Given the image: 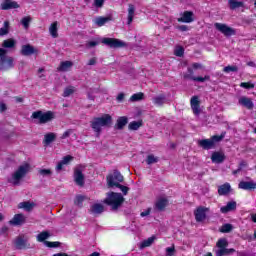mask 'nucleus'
I'll use <instances>...</instances> for the list:
<instances>
[{
	"instance_id": "f257e3e1",
	"label": "nucleus",
	"mask_w": 256,
	"mask_h": 256,
	"mask_svg": "<svg viewBox=\"0 0 256 256\" xmlns=\"http://www.w3.org/2000/svg\"><path fill=\"white\" fill-rule=\"evenodd\" d=\"M111 123H113V118L109 114H103L100 117H95L90 122V127L93 129L94 133H96V137L101 135V131H103V127H110Z\"/></svg>"
},
{
	"instance_id": "f03ea898",
	"label": "nucleus",
	"mask_w": 256,
	"mask_h": 256,
	"mask_svg": "<svg viewBox=\"0 0 256 256\" xmlns=\"http://www.w3.org/2000/svg\"><path fill=\"white\" fill-rule=\"evenodd\" d=\"M125 202V198L121 193L110 192L108 193L104 203L111 207L113 211H117L121 205Z\"/></svg>"
},
{
	"instance_id": "7ed1b4c3",
	"label": "nucleus",
	"mask_w": 256,
	"mask_h": 256,
	"mask_svg": "<svg viewBox=\"0 0 256 256\" xmlns=\"http://www.w3.org/2000/svg\"><path fill=\"white\" fill-rule=\"evenodd\" d=\"M31 169V166L27 163L20 165L18 169L12 174V177L8 179V183H11L12 185H20L21 179L25 177L29 173Z\"/></svg>"
},
{
	"instance_id": "20e7f679",
	"label": "nucleus",
	"mask_w": 256,
	"mask_h": 256,
	"mask_svg": "<svg viewBox=\"0 0 256 256\" xmlns=\"http://www.w3.org/2000/svg\"><path fill=\"white\" fill-rule=\"evenodd\" d=\"M15 67V58L7 55V50L0 48V71H9Z\"/></svg>"
},
{
	"instance_id": "39448f33",
	"label": "nucleus",
	"mask_w": 256,
	"mask_h": 256,
	"mask_svg": "<svg viewBox=\"0 0 256 256\" xmlns=\"http://www.w3.org/2000/svg\"><path fill=\"white\" fill-rule=\"evenodd\" d=\"M217 249L214 250L215 256H229L235 253V249L229 247V242L226 238H220L216 243Z\"/></svg>"
},
{
	"instance_id": "423d86ee",
	"label": "nucleus",
	"mask_w": 256,
	"mask_h": 256,
	"mask_svg": "<svg viewBox=\"0 0 256 256\" xmlns=\"http://www.w3.org/2000/svg\"><path fill=\"white\" fill-rule=\"evenodd\" d=\"M31 118L34 119V123H38L39 125H45V123H49L55 119V113L51 111H47L43 113V111L38 110L32 113Z\"/></svg>"
},
{
	"instance_id": "0eeeda50",
	"label": "nucleus",
	"mask_w": 256,
	"mask_h": 256,
	"mask_svg": "<svg viewBox=\"0 0 256 256\" xmlns=\"http://www.w3.org/2000/svg\"><path fill=\"white\" fill-rule=\"evenodd\" d=\"M224 137H225L224 134H221L220 136L215 135V136H212L211 139L199 140L198 144L200 145V147L208 151L209 149H213L215 147V143H219V141H223Z\"/></svg>"
},
{
	"instance_id": "6e6552de",
	"label": "nucleus",
	"mask_w": 256,
	"mask_h": 256,
	"mask_svg": "<svg viewBox=\"0 0 256 256\" xmlns=\"http://www.w3.org/2000/svg\"><path fill=\"white\" fill-rule=\"evenodd\" d=\"M123 175L118 170H114L112 174H109L106 177L108 187H116L123 183Z\"/></svg>"
},
{
	"instance_id": "1a4fd4ad",
	"label": "nucleus",
	"mask_w": 256,
	"mask_h": 256,
	"mask_svg": "<svg viewBox=\"0 0 256 256\" xmlns=\"http://www.w3.org/2000/svg\"><path fill=\"white\" fill-rule=\"evenodd\" d=\"M14 246L16 249L23 250V249H30L31 244H29V238L25 235H19L14 239Z\"/></svg>"
},
{
	"instance_id": "9d476101",
	"label": "nucleus",
	"mask_w": 256,
	"mask_h": 256,
	"mask_svg": "<svg viewBox=\"0 0 256 256\" xmlns=\"http://www.w3.org/2000/svg\"><path fill=\"white\" fill-rule=\"evenodd\" d=\"M209 208L205 206H199L194 211L196 223H205L207 221V212Z\"/></svg>"
},
{
	"instance_id": "9b49d317",
	"label": "nucleus",
	"mask_w": 256,
	"mask_h": 256,
	"mask_svg": "<svg viewBox=\"0 0 256 256\" xmlns=\"http://www.w3.org/2000/svg\"><path fill=\"white\" fill-rule=\"evenodd\" d=\"M214 27H215V29H217V31L222 33V35H224L225 37H231V36L235 35V33H236L235 29L229 27L227 24L215 23Z\"/></svg>"
},
{
	"instance_id": "f8f14e48",
	"label": "nucleus",
	"mask_w": 256,
	"mask_h": 256,
	"mask_svg": "<svg viewBox=\"0 0 256 256\" xmlns=\"http://www.w3.org/2000/svg\"><path fill=\"white\" fill-rule=\"evenodd\" d=\"M102 43L111 49H119L120 47H125V42L116 38H103Z\"/></svg>"
},
{
	"instance_id": "ddd939ff",
	"label": "nucleus",
	"mask_w": 256,
	"mask_h": 256,
	"mask_svg": "<svg viewBox=\"0 0 256 256\" xmlns=\"http://www.w3.org/2000/svg\"><path fill=\"white\" fill-rule=\"evenodd\" d=\"M74 181L79 187L85 185V175H83V169L81 167L74 170Z\"/></svg>"
},
{
	"instance_id": "4468645a",
	"label": "nucleus",
	"mask_w": 256,
	"mask_h": 256,
	"mask_svg": "<svg viewBox=\"0 0 256 256\" xmlns=\"http://www.w3.org/2000/svg\"><path fill=\"white\" fill-rule=\"evenodd\" d=\"M20 53L24 57H30V55H37V53H39V50L33 47L31 44H26L22 46Z\"/></svg>"
},
{
	"instance_id": "2eb2a0df",
	"label": "nucleus",
	"mask_w": 256,
	"mask_h": 256,
	"mask_svg": "<svg viewBox=\"0 0 256 256\" xmlns=\"http://www.w3.org/2000/svg\"><path fill=\"white\" fill-rule=\"evenodd\" d=\"M2 11H9L11 9H19V3L13 0H4L1 4Z\"/></svg>"
},
{
	"instance_id": "dca6fc26",
	"label": "nucleus",
	"mask_w": 256,
	"mask_h": 256,
	"mask_svg": "<svg viewBox=\"0 0 256 256\" xmlns=\"http://www.w3.org/2000/svg\"><path fill=\"white\" fill-rule=\"evenodd\" d=\"M27 221V218L25 217V215L23 214H16L14 215L13 219H11L9 221L10 225H14V226H20L25 224V222Z\"/></svg>"
},
{
	"instance_id": "f3484780",
	"label": "nucleus",
	"mask_w": 256,
	"mask_h": 256,
	"mask_svg": "<svg viewBox=\"0 0 256 256\" xmlns=\"http://www.w3.org/2000/svg\"><path fill=\"white\" fill-rule=\"evenodd\" d=\"M200 104L201 101H199V96H193V113L197 117H199L203 113V108H201Z\"/></svg>"
},
{
	"instance_id": "a211bd4d",
	"label": "nucleus",
	"mask_w": 256,
	"mask_h": 256,
	"mask_svg": "<svg viewBox=\"0 0 256 256\" xmlns=\"http://www.w3.org/2000/svg\"><path fill=\"white\" fill-rule=\"evenodd\" d=\"M238 187L239 189H244V191H251V189H256V183L253 181H241Z\"/></svg>"
},
{
	"instance_id": "6ab92c4d",
	"label": "nucleus",
	"mask_w": 256,
	"mask_h": 256,
	"mask_svg": "<svg viewBox=\"0 0 256 256\" xmlns=\"http://www.w3.org/2000/svg\"><path fill=\"white\" fill-rule=\"evenodd\" d=\"M177 21L178 23H191L193 21V12L185 11Z\"/></svg>"
},
{
	"instance_id": "aec40b11",
	"label": "nucleus",
	"mask_w": 256,
	"mask_h": 256,
	"mask_svg": "<svg viewBox=\"0 0 256 256\" xmlns=\"http://www.w3.org/2000/svg\"><path fill=\"white\" fill-rule=\"evenodd\" d=\"M168 203L169 201L167 200V198L158 199L155 203V211H165V207H167Z\"/></svg>"
},
{
	"instance_id": "412c9836",
	"label": "nucleus",
	"mask_w": 256,
	"mask_h": 256,
	"mask_svg": "<svg viewBox=\"0 0 256 256\" xmlns=\"http://www.w3.org/2000/svg\"><path fill=\"white\" fill-rule=\"evenodd\" d=\"M73 161V157L71 155L65 156L60 162H58L56 166V171L59 173L63 170L64 165H69V162Z\"/></svg>"
},
{
	"instance_id": "4be33fe9",
	"label": "nucleus",
	"mask_w": 256,
	"mask_h": 256,
	"mask_svg": "<svg viewBox=\"0 0 256 256\" xmlns=\"http://www.w3.org/2000/svg\"><path fill=\"white\" fill-rule=\"evenodd\" d=\"M103 211H105V207L103 206V204L96 203L90 207V213H92L93 215H101Z\"/></svg>"
},
{
	"instance_id": "5701e85b",
	"label": "nucleus",
	"mask_w": 256,
	"mask_h": 256,
	"mask_svg": "<svg viewBox=\"0 0 256 256\" xmlns=\"http://www.w3.org/2000/svg\"><path fill=\"white\" fill-rule=\"evenodd\" d=\"M109 21H113L112 16H107V17L99 16V17L95 18L94 23L98 27H103V25H105V23H109Z\"/></svg>"
},
{
	"instance_id": "b1692460",
	"label": "nucleus",
	"mask_w": 256,
	"mask_h": 256,
	"mask_svg": "<svg viewBox=\"0 0 256 256\" xmlns=\"http://www.w3.org/2000/svg\"><path fill=\"white\" fill-rule=\"evenodd\" d=\"M237 209V202H228L226 206L220 208L221 213H229V211H235Z\"/></svg>"
},
{
	"instance_id": "393cba45",
	"label": "nucleus",
	"mask_w": 256,
	"mask_h": 256,
	"mask_svg": "<svg viewBox=\"0 0 256 256\" xmlns=\"http://www.w3.org/2000/svg\"><path fill=\"white\" fill-rule=\"evenodd\" d=\"M212 163H223L225 154L223 152H214L211 156Z\"/></svg>"
},
{
	"instance_id": "a878e982",
	"label": "nucleus",
	"mask_w": 256,
	"mask_h": 256,
	"mask_svg": "<svg viewBox=\"0 0 256 256\" xmlns=\"http://www.w3.org/2000/svg\"><path fill=\"white\" fill-rule=\"evenodd\" d=\"M228 5L232 11H235V9H240V7H245V3L239 0H229Z\"/></svg>"
},
{
	"instance_id": "bb28decb",
	"label": "nucleus",
	"mask_w": 256,
	"mask_h": 256,
	"mask_svg": "<svg viewBox=\"0 0 256 256\" xmlns=\"http://www.w3.org/2000/svg\"><path fill=\"white\" fill-rule=\"evenodd\" d=\"M55 139H57V134L50 132L44 135L43 143L44 145H51Z\"/></svg>"
},
{
	"instance_id": "cd10ccee",
	"label": "nucleus",
	"mask_w": 256,
	"mask_h": 256,
	"mask_svg": "<svg viewBox=\"0 0 256 256\" xmlns=\"http://www.w3.org/2000/svg\"><path fill=\"white\" fill-rule=\"evenodd\" d=\"M240 105H243V107H246V109H253L254 104L253 101H251V98L242 97L239 99Z\"/></svg>"
},
{
	"instance_id": "c85d7f7f",
	"label": "nucleus",
	"mask_w": 256,
	"mask_h": 256,
	"mask_svg": "<svg viewBox=\"0 0 256 256\" xmlns=\"http://www.w3.org/2000/svg\"><path fill=\"white\" fill-rule=\"evenodd\" d=\"M231 193V184L225 183L218 188L219 195H229Z\"/></svg>"
},
{
	"instance_id": "c756f323",
	"label": "nucleus",
	"mask_w": 256,
	"mask_h": 256,
	"mask_svg": "<svg viewBox=\"0 0 256 256\" xmlns=\"http://www.w3.org/2000/svg\"><path fill=\"white\" fill-rule=\"evenodd\" d=\"M34 207H35V204L29 201L21 202L18 204V209H24V211H33Z\"/></svg>"
},
{
	"instance_id": "7c9ffc66",
	"label": "nucleus",
	"mask_w": 256,
	"mask_h": 256,
	"mask_svg": "<svg viewBox=\"0 0 256 256\" xmlns=\"http://www.w3.org/2000/svg\"><path fill=\"white\" fill-rule=\"evenodd\" d=\"M135 17V6L133 4L128 5V21L127 25L133 23V18Z\"/></svg>"
},
{
	"instance_id": "2f4dec72",
	"label": "nucleus",
	"mask_w": 256,
	"mask_h": 256,
	"mask_svg": "<svg viewBox=\"0 0 256 256\" xmlns=\"http://www.w3.org/2000/svg\"><path fill=\"white\" fill-rule=\"evenodd\" d=\"M71 67H73V62L63 61L60 63V66L58 67V71H62V72L69 71Z\"/></svg>"
},
{
	"instance_id": "473e14b6",
	"label": "nucleus",
	"mask_w": 256,
	"mask_h": 256,
	"mask_svg": "<svg viewBox=\"0 0 256 256\" xmlns=\"http://www.w3.org/2000/svg\"><path fill=\"white\" fill-rule=\"evenodd\" d=\"M51 237V234L48 231H43L40 234L36 236V239L39 243H45L46 239H49Z\"/></svg>"
},
{
	"instance_id": "72a5a7b5",
	"label": "nucleus",
	"mask_w": 256,
	"mask_h": 256,
	"mask_svg": "<svg viewBox=\"0 0 256 256\" xmlns=\"http://www.w3.org/2000/svg\"><path fill=\"white\" fill-rule=\"evenodd\" d=\"M49 33L54 39H57V37H59V33H57V22H53L50 25Z\"/></svg>"
},
{
	"instance_id": "f704fd0d",
	"label": "nucleus",
	"mask_w": 256,
	"mask_h": 256,
	"mask_svg": "<svg viewBox=\"0 0 256 256\" xmlns=\"http://www.w3.org/2000/svg\"><path fill=\"white\" fill-rule=\"evenodd\" d=\"M15 43V39L10 38L3 41L2 47H4V49H13V47H15Z\"/></svg>"
},
{
	"instance_id": "c9c22d12",
	"label": "nucleus",
	"mask_w": 256,
	"mask_h": 256,
	"mask_svg": "<svg viewBox=\"0 0 256 256\" xmlns=\"http://www.w3.org/2000/svg\"><path fill=\"white\" fill-rule=\"evenodd\" d=\"M128 120L127 117L123 116L117 119V123H116V127L117 129H123V127H125V125H127Z\"/></svg>"
},
{
	"instance_id": "e433bc0d",
	"label": "nucleus",
	"mask_w": 256,
	"mask_h": 256,
	"mask_svg": "<svg viewBox=\"0 0 256 256\" xmlns=\"http://www.w3.org/2000/svg\"><path fill=\"white\" fill-rule=\"evenodd\" d=\"M4 35H9V21H5L3 27L0 28V37H4Z\"/></svg>"
},
{
	"instance_id": "4c0bfd02",
	"label": "nucleus",
	"mask_w": 256,
	"mask_h": 256,
	"mask_svg": "<svg viewBox=\"0 0 256 256\" xmlns=\"http://www.w3.org/2000/svg\"><path fill=\"white\" fill-rule=\"evenodd\" d=\"M143 97H145V94H143V92H140V93H136V94H133L131 97H130V101L132 103H135L137 101H143Z\"/></svg>"
},
{
	"instance_id": "58836bf2",
	"label": "nucleus",
	"mask_w": 256,
	"mask_h": 256,
	"mask_svg": "<svg viewBox=\"0 0 256 256\" xmlns=\"http://www.w3.org/2000/svg\"><path fill=\"white\" fill-rule=\"evenodd\" d=\"M220 233H231L233 231V226L229 223L223 224L220 229Z\"/></svg>"
},
{
	"instance_id": "ea45409f",
	"label": "nucleus",
	"mask_w": 256,
	"mask_h": 256,
	"mask_svg": "<svg viewBox=\"0 0 256 256\" xmlns=\"http://www.w3.org/2000/svg\"><path fill=\"white\" fill-rule=\"evenodd\" d=\"M141 125H143L141 121H133L128 125V129H130V131H137Z\"/></svg>"
},
{
	"instance_id": "a19ab883",
	"label": "nucleus",
	"mask_w": 256,
	"mask_h": 256,
	"mask_svg": "<svg viewBox=\"0 0 256 256\" xmlns=\"http://www.w3.org/2000/svg\"><path fill=\"white\" fill-rule=\"evenodd\" d=\"M154 105H157L158 107H161L165 103V97L163 95L156 96L153 98Z\"/></svg>"
},
{
	"instance_id": "79ce46f5",
	"label": "nucleus",
	"mask_w": 256,
	"mask_h": 256,
	"mask_svg": "<svg viewBox=\"0 0 256 256\" xmlns=\"http://www.w3.org/2000/svg\"><path fill=\"white\" fill-rule=\"evenodd\" d=\"M211 79L210 76L206 75V76H194L193 77V81L194 83H205V81H209Z\"/></svg>"
},
{
	"instance_id": "37998d69",
	"label": "nucleus",
	"mask_w": 256,
	"mask_h": 256,
	"mask_svg": "<svg viewBox=\"0 0 256 256\" xmlns=\"http://www.w3.org/2000/svg\"><path fill=\"white\" fill-rule=\"evenodd\" d=\"M153 241H155V237H150L147 240H144L141 243V249H145V247H151V245H153Z\"/></svg>"
},
{
	"instance_id": "c03bdc74",
	"label": "nucleus",
	"mask_w": 256,
	"mask_h": 256,
	"mask_svg": "<svg viewBox=\"0 0 256 256\" xmlns=\"http://www.w3.org/2000/svg\"><path fill=\"white\" fill-rule=\"evenodd\" d=\"M83 201H85V196L77 195L74 199V205H77V207H83Z\"/></svg>"
},
{
	"instance_id": "a18cd8bd",
	"label": "nucleus",
	"mask_w": 256,
	"mask_h": 256,
	"mask_svg": "<svg viewBox=\"0 0 256 256\" xmlns=\"http://www.w3.org/2000/svg\"><path fill=\"white\" fill-rule=\"evenodd\" d=\"M174 55L176 57H183L185 55V49L182 46H176L174 49Z\"/></svg>"
},
{
	"instance_id": "49530a36",
	"label": "nucleus",
	"mask_w": 256,
	"mask_h": 256,
	"mask_svg": "<svg viewBox=\"0 0 256 256\" xmlns=\"http://www.w3.org/2000/svg\"><path fill=\"white\" fill-rule=\"evenodd\" d=\"M159 158L155 157V155L150 154L147 156L146 163L147 165H153V163H157Z\"/></svg>"
},
{
	"instance_id": "de8ad7c7",
	"label": "nucleus",
	"mask_w": 256,
	"mask_h": 256,
	"mask_svg": "<svg viewBox=\"0 0 256 256\" xmlns=\"http://www.w3.org/2000/svg\"><path fill=\"white\" fill-rule=\"evenodd\" d=\"M30 23H31V16H26L21 20V25H23L24 29H29Z\"/></svg>"
},
{
	"instance_id": "09e8293b",
	"label": "nucleus",
	"mask_w": 256,
	"mask_h": 256,
	"mask_svg": "<svg viewBox=\"0 0 256 256\" xmlns=\"http://www.w3.org/2000/svg\"><path fill=\"white\" fill-rule=\"evenodd\" d=\"M75 93V87L69 86L65 88L63 97H70V95H73Z\"/></svg>"
},
{
	"instance_id": "8fccbe9b",
	"label": "nucleus",
	"mask_w": 256,
	"mask_h": 256,
	"mask_svg": "<svg viewBox=\"0 0 256 256\" xmlns=\"http://www.w3.org/2000/svg\"><path fill=\"white\" fill-rule=\"evenodd\" d=\"M38 173L42 177H51V175H53V172L51 171V169H40Z\"/></svg>"
},
{
	"instance_id": "3c124183",
	"label": "nucleus",
	"mask_w": 256,
	"mask_h": 256,
	"mask_svg": "<svg viewBox=\"0 0 256 256\" xmlns=\"http://www.w3.org/2000/svg\"><path fill=\"white\" fill-rule=\"evenodd\" d=\"M224 73H237V71H239V68L237 66H226L223 69Z\"/></svg>"
},
{
	"instance_id": "603ef678",
	"label": "nucleus",
	"mask_w": 256,
	"mask_h": 256,
	"mask_svg": "<svg viewBox=\"0 0 256 256\" xmlns=\"http://www.w3.org/2000/svg\"><path fill=\"white\" fill-rule=\"evenodd\" d=\"M115 187L120 189V191H122L123 195H127L129 193V187H127V186H123L121 184H117Z\"/></svg>"
},
{
	"instance_id": "864d4df0",
	"label": "nucleus",
	"mask_w": 256,
	"mask_h": 256,
	"mask_svg": "<svg viewBox=\"0 0 256 256\" xmlns=\"http://www.w3.org/2000/svg\"><path fill=\"white\" fill-rule=\"evenodd\" d=\"M44 245H46V247L55 248V247H59V245H61V243L45 241Z\"/></svg>"
},
{
	"instance_id": "5fc2aeb1",
	"label": "nucleus",
	"mask_w": 256,
	"mask_h": 256,
	"mask_svg": "<svg viewBox=\"0 0 256 256\" xmlns=\"http://www.w3.org/2000/svg\"><path fill=\"white\" fill-rule=\"evenodd\" d=\"M240 87H243V89H254L255 88V84H251L249 82H242L240 84Z\"/></svg>"
},
{
	"instance_id": "6e6d98bb",
	"label": "nucleus",
	"mask_w": 256,
	"mask_h": 256,
	"mask_svg": "<svg viewBox=\"0 0 256 256\" xmlns=\"http://www.w3.org/2000/svg\"><path fill=\"white\" fill-rule=\"evenodd\" d=\"M175 255V246L166 248V256H173Z\"/></svg>"
},
{
	"instance_id": "4d7b16f0",
	"label": "nucleus",
	"mask_w": 256,
	"mask_h": 256,
	"mask_svg": "<svg viewBox=\"0 0 256 256\" xmlns=\"http://www.w3.org/2000/svg\"><path fill=\"white\" fill-rule=\"evenodd\" d=\"M105 5V0H94V7L101 9Z\"/></svg>"
},
{
	"instance_id": "13d9d810",
	"label": "nucleus",
	"mask_w": 256,
	"mask_h": 256,
	"mask_svg": "<svg viewBox=\"0 0 256 256\" xmlns=\"http://www.w3.org/2000/svg\"><path fill=\"white\" fill-rule=\"evenodd\" d=\"M184 79L193 81V71L191 69H188V73L184 74Z\"/></svg>"
},
{
	"instance_id": "bf43d9fd",
	"label": "nucleus",
	"mask_w": 256,
	"mask_h": 256,
	"mask_svg": "<svg viewBox=\"0 0 256 256\" xmlns=\"http://www.w3.org/2000/svg\"><path fill=\"white\" fill-rule=\"evenodd\" d=\"M97 45H99V42H97V41H90V42L86 43V47L88 49H91L92 47H97Z\"/></svg>"
},
{
	"instance_id": "052dcab7",
	"label": "nucleus",
	"mask_w": 256,
	"mask_h": 256,
	"mask_svg": "<svg viewBox=\"0 0 256 256\" xmlns=\"http://www.w3.org/2000/svg\"><path fill=\"white\" fill-rule=\"evenodd\" d=\"M71 133H73V130H67L65 131L62 136L61 139H67V137H69L71 135Z\"/></svg>"
},
{
	"instance_id": "680f3d73",
	"label": "nucleus",
	"mask_w": 256,
	"mask_h": 256,
	"mask_svg": "<svg viewBox=\"0 0 256 256\" xmlns=\"http://www.w3.org/2000/svg\"><path fill=\"white\" fill-rule=\"evenodd\" d=\"M151 214V208H148L147 210L143 211L140 213L141 217H147L148 215Z\"/></svg>"
},
{
	"instance_id": "e2e57ef3",
	"label": "nucleus",
	"mask_w": 256,
	"mask_h": 256,
	"mask_svg": "<svg viewBox=\"0 0 256 256\" xmlns=\"http://www.w3.org/2000/svg\"><path fill=\"white\" fill-rule=\"evenodd\" d=\"M116 99H117L118 103H121L123 101V99H125V94L124 93L118 94Z\"/></svg>"
},
{
	"instance_id": "0e129e2a",
	"label": "nucleus",
	"mask_w": 256,
	"mask_h": 256,
	"mask_svg": "<svg viewBox=\"0 0 256 256\" xmlns=\"http://www.w3.org/2000/svg\"><path fill=\"white\" fill-rule=\"evenodd\" d=\"M179 31H189V26L187 25H180L178 26Z\"/></svg>"
},
{
	"instance_id": "69168bd1",
	"label": "nucleus",
	"mask_w": 256,
	"mask_h": 256,
	"mask_svg": "<svg viewBox=\"0 0 256 256\" xmlns=\"http://www.w3.org/2000/svg\"><path fill=\"white\" fill-rule=\"evenodd\" d=\"M193 69H205V67L202 66L201 63H194L193 64Z\"/></svg>"
},
{
	"instance_id": "338daca9",
	"label": "nucleus",
	"mask_w": 256,
	"mask_h": 256,
	"mask_svg": "<svg viewBox=\"0 0 256 256\" xmlns=\"http://www.w3.org/2000/svg\"><path fill=\"white\" fill-rule=\"evenodd\" d=\"M4 111H7V105L5 103L0 104V113H4Z\"/></svg>"
},
{
	"instance_id": "774afa93",
	"label": "nucleus",
	"mask_w": 256,
	"mask_h": 256,
	"mask_svg": "<svg viewBox=\"0 0 256 256\" xmlns=\"http://www.w3.org/2000/svg\"><path fill=\"white\" fill-rule=\"evenodd\" d=\"M96 64H97V58H92L88 62V65H96Z\"/></svg>"
}]
</instances>
